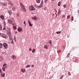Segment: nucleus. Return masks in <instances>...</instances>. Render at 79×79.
Wrapping results in <instances>:
<instances>
[{
    "instance_id": "34",
    "label": "nucleus",
    "mask_w": 79,
    "mask_h": 79,
    "mask_svg": "<svg viewBox=\"0 0 79 79\" xmlns=\"http://www.w3.org/2000/svg\"><path fill=\"white\" fill-rule=\"evenodd\" d=\"M11 43L12 44H14V42L13 41H11Z\"/></svg>"
},
{
    "instance_id": "50",
    "label": "nucleus",
    "mask_w": 79,
    "mask_h": 79,
    "mask_svg": "<svg viewBox=\"0 0 79 79\" xmlns=\"http://www.w3.org/2000/svg\"><path fill=\"white\" fill-rule=\"evenodd\" d=\"M11 6H13V4H11Z\"/></svg>"
},
{
    "instance_id": "51",
    "label": "nucleus",
    "mask_w": 79,
    "mask_h": 79,
    "mask_svg": "<svg viewBox=\"0 0 79 79\" xmlns=\"http://www.w3.org/2000/svg\"><path fill=\"white\" fill-rule=\"evenodd\" d=\"M77 13H79V10H78Z\"/></svg>"
},
{
    "instance_id": "21",
    "label": "nucleus",
    "mask_w": 79,
    "mask_h": 79,
    "mask_svg": "<svg viewBox=\"0 0 79 79\" xmlns=\"http://www.w3.org/2000/svg\"><path fill=\"white\" fill-rule=\"evenodd\" d=\"M44 48L46 49L48 48V46L47 45H44Z\"/></svg>"
},
{
    "instance_id": "39",
    "label": "nucleus",
    "mask_w": 79,
    "mask_h": 79,
    "mask_svg": "<svg viewBox=\"0 0 79 79\" xmlns=\"http://www.w3.org/2000/svg\"><path fill=\"white\" fill-rule=\"evenodd\" d=\"M64 17H65V15H63V16H62V18H64Z\"/></svg>"
},
{
    "instance_id": "8",
    "label": "nucleus",
    "mask_w": 79,
    "mask_h": 79,
    "mask_svg": "<svg viewBox=\"0 0 79 79\" xmlns=\"http://www.w3.org/2000/svg\"><path fill=\"white\" fill-rule=\"evenodd\" d=\"M43 4V1L42 0L41 1V3L40 4V6H39V7H40V8H42V7L43 6H42Z\"/></svg>"
},
{
    "instance_id": "44",
    "label": "nucleus",
    "mask_w": 79,
    "mask_h": 79,
    "mask_svg": "<svg viewBox=\"0 0 79 79\" xmlns=\"http://www.w3.org/2000/svg\"><path fill=\"white\" fill-rule=\"evenodd\" d=\"M24 24H26V22H25V20L24 21Z\"/></svg>"
},
{
    "instance_id": "5",
    "label": "nucleus",
    "mask_w": 79,
    "mask_h": 79,
    "mask_svg": "<svg viewBox=\"0 0 79 79\" xmlns=\"http://www.w3.org/2000/svg\"><path fill=\"white\" fill-rule=\"evenodd\" d=\"M1 36L2 37H3V38H6V35H5V34H2Z\"/></svg>"
},
{
    "instance_id": "9",
    "label": "nucleus",
    "mask_w": 79,
    "mask_h": 79,
    "mask_svg": "<svg viewBox=\"0 0 79 79\" xmlns=\"http://www.w3.org/2000/svg\"><path fill=\"white\" fill-rule=\"evenodd\" d=\"M8 21L9 24H12L13 23V20L10 19L8 20Z\"/></svg>"
},
{
    "instance_id": "13",
    "label": "nucleus",
    "mask_w": 79,
    "mask_h": 79,
    "mask_svg": "<svg viewBox=\"0 0 79 79\" xmlns=\"http://www.w3.org/2000/svg\"><path fill=\"white\" fill-rule=\"evenodd\" d=\"M34 6H35V7L37 8V9H39V8H40V7H39V6L37 5L36 4H35L34 5Z\"/></svg>"
},
{
    "instance_id": "20",
    "label": "nucleus",
    "mask_w": 79,
    "mask_h": 79,
    "mask_svg": "<svg viewBox=\"0 0 79 79\" xmlns=\"http://www.w3.org/2000/svg\"><path fill=\"white\" fill-rule=\"evenodd\" d=\"M70 17H71V16L70 15H68L67 17V19H69V18H70Z\"/></svg>"
},
{
    "instance_id": "35",
    "label": "nucleus",
    "mask_w": 79,
    "mask_h": 79,
    "mask_svg": "<svg viewBox=\"0 0 79 79\" xmlns=\"http://www.w3.org/2000/svg\"><path fill=\"white\" fill-rule=\"evenodd\" d=\"M47 1H48V0H44V3H47Z\"/></svg>"
},
{
    "instance_id": "58",
    "label": "nucleus",
    "mask_w": 79,
    "mask_h": 79,
    "mask_svg": "<svg viewBox=\"0 0 79 79\" xmlns=\"http://www.w3.org/2000/svg\"><path fill=\"white\" fill-rule=\"evenodd\" d=\"M21 11H22V9H21Z\"/></svg>"
},
{
    "instance_id": "52",
    "label": "nucleus",
    "mask_w": 79,
    "mask_h": 79,
    "mask_svg": "<svg viewBox=\"0 0 79 79\" xmlns=\"http://www.w3.org/2000/svg\"><path fill=\"white\" fill-rule=\"evenodd\" d=\"M52 1V2L53 1H54V0H51Z\"/></svg>"
},
{
    "instance_id": "4",
    "label": "nucleus",
    "mask_w": 79,
    "mask_h": 79,
    "mask_svg": "<svg viewBox=\"0 0 79 79\" xmlns=\"http://www.w3.org/2000/svg\"><path fill=\"white\" fill-rule=\"evenodd\" d=\"M28 24H29V26H31V27H32V24L31 23V22L30 21V20L29 19L28 20Z\"/></svg>"
},
{
    "instance_id": "23",
    "label": "nucleus",
    "mask_w": 79,
    "mask_h": 79,
    "mask_svg": "<svg viewBox=\"0 0 79 79\" xmlns=\"http://www.w3.org/2000/svg\"><path fill=\"white\" fill-rule=\"evenodd\" d=\"M2 70L3 71H5V68L4 67H2Z\"/></svg>"
},
{
    "instance_id": "28",
    "label": "nucleus",
    "mask_w": 79,
    "mask_h": 79,
    "mask_svg": "<svg viewBox=\"0 0 79 79\" xmlns=\"http://www.w3.org/2000/svg\"><path fill=\"white\" fill-rule=\"evenodd\" d=\"M63 6L64 7V8H66V5L64 4Z\"/></svg>"
},
{
    "instance_id": "24",
    "label": "nucleus",
    "mask_w": 79,
    "mask_h": 79,
    "mask_svg": "<svg viewBox=\"0 0 79 79\" xmlns=\"http://www.w3.org/2000/svg\"><path fill=\"white\" fill-rule=\"evenodd\" d=\"M61 31H57L56 33V34H61Z\"/></svg>"
},
{
    "instance_id": "40",
    "label": "nucleus",
    "mask_w": 79,
    "mask_h": 79,
    "mask_svg": "<svg viewBox=\"0 0 79 79\" xmlns=\"http://www.w3.org/2000/svg\"><path fill=\"white\" fill-rule=\"evenodd\" d=\"M6 24V23H5V21H4V22H3V24L4 25H5V24Z\"/></svg>"
},
{
    "instance_id": "38",
    "label": "nucleus",
    "mask_w": 79,
    "mask_h": 79,
    "mask_svg": "<svg viewBox=\"0 0 79 79\" xmlns=\"http://www.w3.org/2000/svg\"><path fill=\"white\" fill-rule=\"evenodd\" d=\"M63 75H62V76L60 77V79H63Z\"/></svg>"
},
{
    "instance_id": "36",
    "label": "nucleus",
    "mask_w": 79,
    "mask_h": 79,
    "mask_svg": "<svg viewBox=\"0 0 79 79\" xmlns=\"http://www.w3.org/2000/svg\"><path fill=\"white\" fill-rule=\"evenodd\" d=\"M6 66V64H4L3 65V66L4 67V66Z\"/></svg>"
},
{
    "instance_id": "47",
    "label": "nucleus",
    "mask_w": 79,
    "mask_h": 79,
    "mask_svg": "<svg viewBox=\"0 0 79 79\" xmlns=\"http://www.w3.org/2000/svg\"><path fill=\"white\" fill-rule=\"evenodd\" d=\"M4 67H5V68H7V67L6 66H4Z\"/></svg>"
},
{
    "instance_id": "43",
    "label": "nucleus",
    "mask_w": 79,
    "mask_h": 79,
    "mask_svg": "<svg viewBox=\"0 0 79 79\" xmlns=\"http://www.w3.org/2000/svg\"><path fill=\"white\" fill-rule=\"evenodd\" d=\"M17 16H19V14H17Z\"/></svg>"
},
{
    "instance_id": "54",
    "label": "nucleus",
    "mask_w": 79,
    "mask_h": 79,
    "mask_svg": "<svg viewBox=\"0 0 79 79\" xmlns=\"http://www.w3.org/2000/svg\"><path fill=\"white\" fill-rule=\"evenodd\" d=\"M60 11L61 10H59V12H60Z\"/></svg>"
},
{
    "instance_id": "17",
    "label": "nucleus",
    "mask_w": 79,
    "mask_h": 79,
    "mask_svg": "<svg viewBox=\"0 0 79 79\" xmlns=\"http://www.w3.org/2000/svg\"><path fill=\"white\" fill-rule=\"evenodd\" d=\"M35 1L38 3H40V0H35Z\"/></svg>"
},
{
    "instance_id": "6",
    "label": "nucleus",
    "mask_w": 79,
    "mask_h": 79,
    "mask_svg": "<svg viewBox=\"0 0 79 79\" xmlns=\"http://www.w3.org/2000/svg\"><path fill=\"white\" fill-rule=\"evenodd\" d=\"M1 4H2V5L3 6H6V5H7V4L6 2H0Z\"/></svg>"
},
{
    "instance_id": "12",
    "label": "nucleus",
    "mask_w": 79,
    "mask_h": 79,
    "mask_svg": "<svg viewBox=\"0 0 79 79\" xmlns=\"http://www.w3.org/2000/svg\"><path fill=\"white\" fill-rule=\"evenodd\" d=\"M25 71L26 70H25V69H24L22 68L21 69V71H22V73H25Z\"/></svg>"
},
{
    "instance_id": "37",
    "label": "nucleus",
    "mask_w": 79,
    "mask_h": 79,
    "mask_svg": "<svg viewBox=\"0 0 79 79\" xmlns=\"http://www.w3.org/2000/svg\"><path fill=\"white\" fill-rule=\"evenodd\" d=\"M0 58H1V60H3V57H2L0 56Z\"/></svg>"
},
{
    "instance_id": "45",
    "label": "nucleus",
    "mask_w": 79,
    "mask_h": 79,
    "mask_svg": "<svg viewBox=\"0 0 79 79\" xmlns=\"http://www.w3.org/2000/svg\"><path fill=\"white\" fill-rule=\"evenodd\" d=\"M5 29H6V28H4L3 29V30H5Z\"/></svg>"
},
{
    "instance_id": "56",
    "label": "nucleus",
    "mask_w": 79,
    "mask_h": 79,
    "mask_svg": "<svg viewBox=\"0 0 79 79\" xmlns=\"http://www.w3.org/2000/svg\"><path fill=\"white\" fill-rule=\"evenodd\" d=\"M56 9H54L55 11H56Z\"/></svg>"
},
{
    "instance_id": "14",
    "label": "nucleus",
    "mask_w": 79,
    "mask_h": 79,
    "mask_svg": "<svg viewBox=\"0 0 79 79\" xmlns=\"http://www.w3.org/2000/svg\"><path fill=\"white\" fill-rule=\"evenodd\" d=\"M12 11H15L16 9L15 8V6H13L12 7Z\"/></svg>"
},
{
    "instance_id": "27",
    "label": "nucleus",
    "mask_w": 79,
    "mask_h": 79,
    "mask_svg": "<svg viewBox=\"0 0 79 79\" xmlns=\"http://www.w3.org/2000/svg\"><path fill=\"white\" fill-rule=\"evenodd\" d=\"M2 43H0V48H2Z\"/></svg>"
},
{
    "instance_id": "22",
    "label": "nucleus",
    "mask_w": 79,
    "mask_h": 79,
    "mask_svg": "<svg viewBox=\"0 0 79 79\" xmlns=\"http://www.w3.org/2000/svg\"><path fill=\"white\" fill-rule=\"evenodd\" d=\"M35 49H33L32 50V53H35Z\"/></svg>"
},
{
    "instance_id": "46",
    "label": "nucleus",
    "mask_w": 79,
    "mask_h": 79,
    "mask_svg": "<svg viewBox=\"0 0 79 79\" xmlns=\"http://www.w3.org/2000/svg\"><path fill=\"white\" fill-rule=\"evenodd\" d=\"M58 15H60V12H58Z\"/></svg>"
},
{
    "instance_id": "41",
    "label": "nucleus",
    "mask_w": 79,
    "mask_h": 79,
    "mask_svg": "<svg viewBox=\"0 0 79 79\" xmlns=\"http://www.w3.org/2000/svg\"><path fill=\"white\" fill-rule=\"evenodd\" d=\"M29 51H32V49L31 48H30L29 49Z\"/></svg>"
},
{
    "instance_id": "59",
    "label": "nucleus",
    "mask_w": 79,
    "mask_h": 79,
    "mask_svg": "<svg viewBox=\"0 0 79 79\" xmlns=\"http://www.w3.org/2000/svg\"><path fill=\"white\" fill-rule=\"evenodd\" d=\"M11 19H12V20H13V18H12Z\"/></svg>"
},
{
    "instance_id": "25",
    "label": "nucleus",
    "mask_w": 79,
    "mask_h": 79,
    "mask_svg": "<svg viewBox=\"0 0 79 79\" xmlns=\"http://www.w3.org/2000/svg\"><path fill=\"white\" fill-rule=\"evenodd\" d=\"M30 66H31V65H28L27 66H26V68H29Z\"/></svg>"
},
{
    "instance_id": "57",
    "label": "nucleus",
    "mask_w": 79,
    "mask_h": 79,
    "mask_svg": "<svg viewBox=\"0 0 79 79\" xmlns=\"http://www.w3.org/2000/svg\"><path fill=\"white\" fill-rule=\"evenodd\" d=\"M0 35H1V33H0Z\"/></svg>"
},
{
    "instance_id": "11",
    "label": "nucleus",
    "mask_w": 79,
    "mask_h": 79,
    "mask_svg": "<svg viewBox=\"0 0 79 79\" xmlns=\"http://www.w3.org/2000/svg\"><path fill=\"white\" fill-rule=\"evenodd\" d=\"M0 18L1 19H2V20H4V16H3V15H2L0 16Z\"/></svg>"
},
{
    "instance_id": "55",
    "label": "nucleus",
    "mask_w": 79,
    "mask_h": 79,
    "mask_svg": "<svg viewBox=\"0 0 79 79\" xmlns=\"http://www.w3.org/2000/svg\"><path fill=\"white\" fill-rule=\"evenodd\" d=\"M31 66H32V67L34 66V65H31Z\"/></svg>"
},
{
    "instance_id": "49",
    "label": "nucleus",
    "mask_w": 79,
    "mask_h": 79,
    "mask_svg": "<svg viewBox=\"0 0 79 79\" xmlns=\"http://www.w3.org/2000/svg\"><path fill=\"white\" fill-rule=\"evenodd\" d=\"M17 32L15 31V34H17Z\"/></svg>"
},
{
    "instance_id": "3",
    "label": "nucleus",
    "mask_w": 79,
    "mask_h": 79,
    "mask_svg": "<svg viewBox=\"0 0 79 79\" xmlns=\"http://www.w3.org/2000/svg\"><path fill=\"white\" fill-rule=\"evenodd\" d=\"M3 45L4 46V48H5V49L7 48L8 47V45H7V44L6 43H4Z\"/></svg>"
},
{
    "instance_id": "2",
    "label": "nucleus",
    "mask_w": 79,
    "mask_h": 79,
    "mask_svg": "<svg viewBox=\"0 0 79 79\" xmlns=\"http://www.w3.org/2000/svg\"><path fill=\"white\" fill-rule=\"evenodd\" d=\"M29 9L30 11H32V10H34V6H30L29 7Z\"/></svg>"
},
{
    "instance_id": "42",
    "label": "nucleus",
    "mask_w": 79,
    "mask_h": 79,
    "mask_svg": "<svg viewBox=\"0 0 79 79\" xmlns=\"http://www.w3.org/2000/svg\"><path fill=\"white\" fill-rule=\"evenodd\" d=\"M0 73H2V69H0Z\"/></svg>"
},
{
    "instance_id": "7",
    "label": "nucleus",
    "mask_w": 79,
    "mask_h": 79,
    "mask_svg": "<svg viewBox=\"0 0 79 79\" xmlns=\"http://www.w3.org/2000/svg\"><path fill=\"white\" fill-rule=\"evenodd\" d=\"M7 11L9 13L10 15H11L12 14V12H11V10H7Z\"/></svg>"
},
{
    "instance_id": "1",
    "label": "nucleus",
    "mask_w": 79,
    "mask_h": 79,
    "mask_svg": "<svg viewBox=\"0 0 79 79\" xmlns=\"http://www.w3.org/2000/svg\"><path fill=\"white\" fill-rule=\"evenodd\" d=\"M20 6L22 9H23V11H24V12H26V10L25 8V6H24V5H23V3H22L21 2L20 3Z\"/></svg>"
},
{
    "instance_id": "53",
    "label": "nucleus",
    "mask_w": 79,
    "mask_h": 79,
    "mask_svg": "<svg viewBox=\"0 0 79 79\" xmlns=\"http://www.w3.org/2000/svg\"><path fill=\"white\" fill-rule=\"evenodd\" d=\"M56 13H57V11H56Z\"/></svg>"
},
{
    "instance_id": "19",
    "label": "nucleus",
    "mask_w": 79,
    "mask_h": 79,
    "mask_svg": "<svg viewBox=\"0 0 79 79\" xmlns=\"http://www.w3.org/2000/svg\"><path fill=\"white\" fill-rule=\"evenodd\" d=\"M60 5H61V2L60 1L58 2V6H60Z\"/></svg>"
},
{
    "instance_id": "31",
    "label": "nucleus",
    "mask_w": 79,
    "mask_h": 79,
    "mask_svg": "<svg viewBox=\"0 0 79 79\" xmlns=\"http://www.w3.org/2000/svg\"><path fill=\"white\" fill-rule=\"evenodd\" d=\"M49 43H50L51 45H52V41H51V40L49 41Z\"/></svg>"
},
{
    "instance_id": "10",
    "label": "nucleus",
    "mask_w": 79,
    "mask_h": 79,
    "mask_svg": "<svg viewBox=\"0 0 79 79\" xmlns=\"http://www.w3.org/2000/svg\"><path fill=\"white\" fill-rule=\"evenodd\" d=\"M18 30L19 32H21V31H22V29L21 27H19V28H18Z\"/></svg>"
},
{
    "instance_id": "29",
    "label": "nucleus",
    "mask_w": 79,
    "mask_h": 79,
    "mask_svg": "<svg viewBox=\"0 0 79 79\" xmlns=\"http://www.w3.org/2000/svg\"><path fill=\"white\" fill-rule=\"evenodd\" d=\"M1 75H2V77H4L5 75V74L4 73V74H2L1 73Z\"/></svg>"
},
{
    "instance_id": "16",
    "label": "nucleus",
    "mask_w": 79,
    "mask_h": 79,
    "mask_svg": "<svg viewBox=\"0 0 79 79\" xmlns=\"http://www.w3.org/2000/svg\"><path fill=\"white\" fill-rule=\"evenodd\" d=\"M9 33H8V35L9 36V37H10L11 36V32L10 31H9Z\"/></svg>"
},
{
    "instance_id": "18",
    "label": "nucleus",
    "mask_w": 79,
    "mask_h": 79,
    "mask_svg": "<svg viewBox=\"0 0 79 79\" xmlns=\"http://www.w3.org/2000/svg\"><path fill=\"white\" fill-rule=\"evenodd\" d=\"M12 58H13V59H15V58H16V56H12Z\"/></svg>"
},
{
    "instance_id": "32",
    "label": "nucleus",
    "mask_w": 79,
    "mask_h": 79,
    "mask_svg": "<svg viewBox=\"0 0 79 79\" xmlns=\"http://www.w3.org/2000/svg\"><path fill=\"white\" fill-rule=\"evenodd\" d=\"M61 52V50H59L58 51V53H60Z\"/></svg>"
},
{
    "instance_id": "33",
    "label": "nucleus",
    "mask_w": 79,
    "mask_h": 79,
    "mask_svg": "<svg viewBox=\"0 0 79 79\" xmlns=\"http://www.w3.org/2000/svg\"><path fill=\"white\" fill-rule=\"evenodd\" d=\"M13 27H14V29H17L16 28V27L13 26Z\"/></svg>"
},
{
    "instance_id": "30",
    "label": "nucleus",
    "mask_w": 79,
    "mask_h": 79,
    "mask_svg": "<svg viewBox=\"0 0 79 79\" xmlns=\"http://www.w3.org/2000/svg\"><path fill=\"white\" fill-rule=\"evenodd\" d=\"M71 20H72V21H73L74 20V17H73V16H72Z\"/></svg>"
},
{
    "instance_id": "15",
    "label": "nucleus",
    "mask_w": 79,
    "mask_h": 79,
    "mask_svg": "<svg viewBox=\"0 0 79 79\" xmlns=\"http://www.w3.org/2000/svg\"><path fill=\"white\" fill-rule=\"evenodd\" d=\"M32 18V19H34L35 20H37V18L35 16H34V17Z\"/></svg>"
},
{
    "instance_id": "26",
    "label": "nucleus",
    "mask_w": 79,
    "mask_h": 79,
    "mask_svg": "<svg viewBox=\"0 0 79 79\" xmlns=\"http://www.w3.org/2000/svg\"><path fill=\"white\" fill-rule=\"evenodd\" d=\"M2 30V27L1 26V25H0V31Z\"/></svg>"
},
{
    "instance_id": "48",
    "label": "nucleus",
    "mask_w": 79,
    "mask_h": 79,
    "mask_svg": "<svg viewBox=\"0 0 79 79\" xmlns=\"http://www.w3.org/2000/svg\"><path fill=\"white\" fill-rule=\"evenodd\" d=\"M70 55V54L69 53L67 56H68V55Z\"/></svg>"
}]
</instances>
